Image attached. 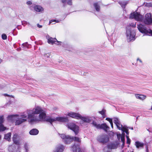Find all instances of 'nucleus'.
Here are the masks:
<instances>
[{
	"label": "nucleus",
	"instance_id": "54",
	"mask_svg": "<svg viewBox=\"0 0 152 152\" xmlns=\"http://www.w3.org/2000/svg\"><path fill=\"white\" fill-rule=\"evenodd\" d=\"M131 152H133V151H132Z\"/></svg>",
	"mask_w": 152,
	"mask_h": 152
},
{
	"label": "nucleus",
	"instance_id": "47",
	"mask_svg": "<svg viewBox=\"0 0 152 152\" xmlns=\"http://www.w3.org/2000/svg\"><path fill=\"white\" fill-rule=\"evenodd\" d=\"M126 138H127V139H130V138H129V136H126Z\"/></svg>",
	"mask_w": 152,
	"mask_h": 152
},
{
	"label": "nucleus",
	"instance_id": "35",
	"mask_svg": "<svg viewBox=\"0 0 152 152\" xmlns=\"http://www.w3.org/2000/svg\"><path fill=\"white\" fill-rule=\"evenodd\" d=\"M77 151H78V152H82L80 148L79 147L77 148Z\"/></svg>",
	"mask_w": 152,
	"mask_h": 152
},
{
	"label": "nucleus",
	"instance_id": "25",
	"mask_svg": "<svg viewBox=\"0 0 152 152\" xmlns=\"http://www.w3.org/2000/svg\"><path fill=\"white\" fill-rule=\"evenodd\" d=\"M106 112L105 110L103 109L101 111H99V113L102 115L103 118H104L106 117V115H105Z\"/></svg>",
	"mask_w": 152,
	"mask_h": 152
},
{
	"label": "nucleus",
	"instance_id": "3",
	"mask_svg": "<svg viewBox=\"0 0 152 152\" xmlns=\"http://www.w3.org/2000/svg\"><path fill=\"white\" fill-rule=\"evenodd\" d=\"M42 109L45 112V110H43L42 108ZM45 113H46V112H45ZM45 114H46V113ZM45 121L50 122L52 124V123L56 121L62 123L68 122L69 121V120L68 118L67 117H56V118H53L50 117H46V115L44 120L40 121V122Z\"/></svg>",
	"mask_w": 152,
	"mask_h": 152
},
{
	"label": "nucleus",
	"instance_id": "28",
	"mask_svg": "<svg viewBox=\"0 0 152 152\" xmlns=\"http://www.w3.org/2000/svg\"><path fill=\"white\" fill-rule=\"evenodd\" d=\"M71 150L72 152H76V145L75 144L72 146Z\"/></svg>",
	"mask_w": 152,
	"mask_h": 152
},
{
	"label": "nucleus",
	"instance_id": "50",
	"mask_svg": "<svg viewBox=\"0 0 152 152\" xmlns=\"http://www.w3.org/2000/svg\"><path fill=\"white\" fill-rule=\"evenodd\" d=\"M122 143H123L122 145V147H123L124 146V144H123V142H122Z\"/></svg>",
	"mask_w": 152,
	"mask_h": 152
},
{
	"label": "nucleus",
	"instance_id": "20",
	"mask_svg": "<svg viewBox=\"0 0 152 152\" xmlns=\"http://www.w3.org/2000/svg\"><path fill=\"white\" fill-rule=\"evenodd\" d=\"M135 145L137 148H139L140 147H143L144 144L139 141H136L135 142Z\"/></svg>",
	"mask_w": 152,
	"mask_h": 152
},
{
	"label": "nucleus",
	"instance_id": "9",
	"mask_svg": "<svg viewBox=\"0 0 152 152\" xmlns=\"http://www.w3.org/2000/svg\"><path fill=\"white\" fill-rule=\"evenodd\" d=\"M118 146V144L117 143H111L109 144L106 147L104 148V152H110L108 150V149H116Z\"/></svg>",
	"mask_w": 152,
	"mask_h": 152
},
{
	"label": "nucleus",
	"instance_id": "30",
	"mask_svg": "<svg viewBox=\"0 0 152 152\" xmlns=\"http://www.w3.org/2000/svg\"><path fill=\"white\" fill-rule=\"evenodd\" d=\"M2 38L3 39H7V36L5 34H2Z\"/></svg>",
	"mask_w": 152,
	"mask_h": 152
},
{
	"label": "nucleus",
	"instance_id": "7",
	"mask_svg": "<svg viewBox=\"0 0 152 152\" xmlns=\"http://www.w3.org/2000/svg\"><path fill=\"white\" fill-rule=\"evenodd\" d=\"M91 124L93 126L96 128L98 129H103L106 132L109 130V127L105 123L100 124H97L96 122L93 121Z\"/></svg>",
	"mask_w": 152,
	"mask_h": 152
},
{
	"label": "nucleus",
	"instance_id": "44",
	"mask_svg": "<svg viewBox=\"0 0 152 152\" xmlns=\"http://www.w3.org/2000/svg\"><path fill=\"white\" fill-rule=\"evenodd\" d=\"M137 60L138 61H139V62L141 63H142V61L139 58H138L137 59Z\"/></svg>",
	"mask_w": 152,
	"mask_h": 152
},
{
	"label": "nucleus",
	"instance_id": "31",
	"mask_svg": "<svg viewBox=\"0 0 152 152\" xmlns=\"http://www.w3.org/2000/svg\"><path fill=\"white\" fill-rule=\"evenodd\" d=\"M145 6L147 7H152V4L151 3H146Z\"/></svg>",
	"mask_w": 152,
	"mask_h": 152
},
{
	"label": "nucleus",
	"instance_id": "6",
	"mask_svg": "<svg viewBox=\"0 0 152 152\" xmlns=\"http://www.w3.org/2000/svg\"><path fill=\"white\" fill-rule=\"evenodd\" d=\"M61 138L64 140V142L66 144H70L74 140H75L76 137H71L69 135H66L64 134H61L60 135Z\"/></svg>",
	"mask_w": 152,
	"mask_h": 152
},
{
	"label": "nucleus",
	"instance_id": "4",
	"mask_svg": "<svg viewBox=\"0 0 152 152\" xmlns=\"http://www.w3.org/2000/svg\"><path fill=\"white\" fill-rule=\"evenodd\" d=\"M136 26V23H132L130 26H128L127 27L126 37L128 41L130 42L132 41H134L135 39V33L134 31H132L131 27H135Z\"/></svg>",
	"mask_w": 152,
	"mask_h": 152
},
{
	"label": "nucleus",
	"instance_id": "22",
	"mask_svg": "<svg viewBox=\"0 0 152 152\" xmlns=\"http://www.w3.org/2000/svg\"><path fill=\"white\" fill-rule=\"evenodd\" d=\"M11 134L10 133H8L5 135L4 138L7 140L8 141H10L11 140Z\"/></svg>",
	"mask_w": 152,
	"mask_h": 152
},
{
	"label": "nucleus",
	"instance_id": "12",
	"mask_svg": "<svg viewBox=\"0 0 152 152\" xmlns=\"http://www.w3.org/2000/svg\"><path fill=\"white\" fill-rule=\"evenodd\" d=\"M67 127L73 131L76 134V125L73 122L69 123L66 125Z\"/></svg>",
	"mask_w": 152,
	"mask_h": 152
},
{
	"label": "nucleus",
	"instance_id": "8",
	"mask_svg": "<svg viewBox=\"0 0 152 152\" xmlns=\"http://www.w3.org/2000/svg\"><path fill=\"white\" fill-rule=\"evenodd\" d=\"M77 119H80L84 122L90 123L92 120L91 117H83L80 114L77 113Z\"/></svg>",
	"mask_w": 152,
	"mask_h": 152
},
{
	"label": "nucleus",
	"instance_id": "5",
	"mask_svg": "<svg viewBox=\"0 0 152 152\" xmlns=\"http://www.w3.org/2000/svg\"><path fill=\"white\" fill-rule=\"evenodd\" d=\"M137 28L139 31L141 33L144 34L145 35H147L149 33L152 36V31L150 29H147L144 25L141 24H137Z\"/></svg>",
	"mask_w": 152,
	"mask_h": 152
},
{
	"label": "nucleus",
	"instance_id": "14",
	"mask_svg": "<svg viewBox=\"0 0 152 152\" xmlns=\"http://www.w3.org/2000/svg\"><path fill=\"white\" fill-rule=\"evenodd\" d=\"M4 121V116H0V132L3 131L6 129V127H4L2 124Z\"/></svg>",
	"mask_w": 152,
	"mask_h": 152
},
{
	"label": "nucleus",
	"instance_id": "1",
	"mask_svg": "<svg viewBox=\"0 0 152 152\" xmlns=\"http://www.w3.org/2000/svg\"><path fill=\"white\" fill-rule=\"evenodd\" d=\"M45 115V112L42 108L37 106L32 110H27L20 115L17 114L9 115L7 120L11 122L15 121V125H18L26 121L27 116L28 121L32 124L44 120Z\"/></svg>",
	"mask_w": 152,
	"mask_h": 152
},
{
	"label": "nucleus",
	"instance_id": "46",
	"mask_svg": "<svg viewBox=\"0 0 152 152\" xmlns=\"http://www.w3.org/2000/svg\"><path fill=\"white\" fill-rule=\"evenodd\" d=\"M77 130H79V127L77 126Z\"/></svg>",
	"mask_w": 152,
	"mask_h": 152
},
{
	"label": "nucleus",
	"instance_id": "38",
	"mask_svg": "<svg viewBox=\"0 0 152 152\" xmlns=\"http://www.w3.org/2000/svg\"><path fill=\"white\" fill-rule=\"evenodd\" d=\"M118 138V140H119L120 138L121 137V134H118L117 135Z\"/></svg>",
	"mask_w": 152,
	"mask_h": 152
},
{
	"label": "nucleus",
	"instance_id": "49",
	"mask_svg": "<svg viewBox=\"0 0 152 152\" xmlns=\"http://www.w3.org/2000/svg\"><path fill=\"white\" fill-rule=\"evenodd\" d=\"M2 60L0 58V64L2 62Z\"/></svg>",
	"mask_w": 152,
	"mask_h": 152
},
{
	"label": "nucleus",
	"instance_id": "39",
	"mask_svg": "<svg viewBox=\"0 0 152 152\" xmlns=\"http://www.w3.org/2000/svg\"><path fill=\"white\" fill-rule=\"evenodd\" d=\"M26 3L28 5H30L32 4V2L30 1H27Z\"/></svg>",
	"mask_w": 152,
	"mask_h": 152
},
{
	"label": "nucleus",
	"instance_id": "24",
	"mask_svg": "<svg viewBox=\"0 0 152 152\" xmlns=\"http://www.w3.org/2000/svg\"><path fill=\"white\" fill-rule=\"evenodd\" d=\"M128 3L127 1H123L119 2V3L122 7H124Z\"/></svg>",
	"mask_w": 152,
	"mask_h": 152
},
{
	"label": "nucleus",
	"instance_id": "19",
	"mask_svg": "<svg viewBox=\"0 0 152 152\" xmlns=\"http://www.w3.org/2000/svg\"><path fill=\"white\" fill-rule=\"evenodd\" d=\"M34 9L37 12H42L44 9L41 6L36 5L34 7Z\"/></svg>",
	"mask_w": 152,
	"mask_h": 152
},
{
	"label": "nucleus",
	"instance_id": "11",
	"mask_svg": "<svg viewBox=\"0 0 152 152\" xmlns=\"http://www.w3.org/2000/svg\"><path fill=\"white\" fill-rule=\"evenodd\" d=\"M98 140L102 143L107 142L109 140V138L106 135H103L99 136L97 138Z\"/></svg>",
	"mask_w": 152,
	"mask_h": 152
},
{
	"label": "nucleus",
	"instance_id": "32",
	"mask_svg": "<svg viewBox=\"0 0 152 152\" xmlns=\"http://www.w3.org/2000/svg\"><path fill=\"white\" fill-rule=\"evenodd\" d=\"M50 53H48L44 55V56L45 58H48L50 57Z\"/></svg>",
	"mask_w": 152,
	"mask_h": 152
},
{
	"label": "nucleus",
	"instance_id": "40",
	"mask_svg": "<svg viewBox=\"0 0 152 152\" xmlns=\"http://www.w3.org/2000/svg\"><path fill=\"white\" fill-rule=\"evenodd\" d=\"M37 26L39 28H41L42 27V25H41L39 24H37Z\"/></svg>",
	"mask_w": 152,
	"mask_h": 152
},
{
	"label": "nucleus",
	"instance_id": "27",
	"mask_svg": "<svg viewBox=\"0 0 152 152\" xmlns=\"http://www.w3.org/2000/svg\"><path fill=\"white\" fill-rule=\"evenodd\" d=\"M94 7L96 11H99L100 10V7L97 3H95L94 4Z\"/></svg>",
	"mask_w": 152,
	"mask_h": 152
},
{
	"label": "nucleus",
	"instance_id": "48",
	"mask_svg": "<svg viewBox=\"0 0 152 152\" xmlns=\"http://www.w3.org/2000/svg\"><path fill=\"white\" fill-rule=\"evenodd\" d=\"M148 149L147 148H147H146V152H148Z\"/></svg>",
	"mask_w": 152,
	"mask_h": 152
},
{
	"label": "nucleus",
	"instance_id": "29",
	"mask_svg": "<svg viewBox=\"0 0 152 152\" xmlns=\"http://www.w3.org/2000/svg\"><path fill=\"white\" fill-rule=\"evenodd\" d=\"M53 22L58 23L59 22V21L57 20H51L50 21L49 23H52Z\"/></svg>",
	"mask_w": 152,
	"mask_h": 152
},
{
	"label": "nucleus",
	"instance_id": "21",
	"mask_svg": "<svg viewBox=\"0 0 152 152\" xmlns=\"http://www.w3.org/2000/svg\"><path fill=\"white\" fill-rule=\"evenodd\" d=\"M67 115L73 118H76V113H75L71 112L68 113Z\"/></svg>",
	"mask_w": 152,
	"mask_h": 152
},
{
	"label": "nucleus",
	"instance_id": "41",
	"mask_svg": "<svg viewBox=\"0 0 152 152\" xmlns=\"http://www.w3.org/2000/svg\"><path fill=\"white\" fill-rule=\"evenodd\" d=\"M124 132H123L121 135V137H125V133H124Z\"/></svg>",
	"mask_w": 152,
	"mask_h": 152
},
{
	"label": "nucleus",
	"instance_id": "42",
	"mask_svg": "<svg viewBox=\"0 0 152 152\" xmlns=\"http://www.w3.org/2000/svg\"><path fill=\"white\" fill-rule=\"evenodd\" d=\"M5 96H10L9 95H8V94H4V95ZM10 96L12 97H13V96H12V95H11Z\"/></svg>",
	"mask_w": 152,
	"mask_h": 152
},
{
	"label": "nucleus",
	"instance_id": "10",
	"mask_svg": "<svg viewBox=\"0 0 152 152\" xmlns=\"http://www.w3.org/2000/svg\"><path fill=\"white\" fill-rule=\"evenodd\" d=\"M48 42V43L53 44L54 43L58 45H61V42L58 41L55 38H53L52 37H47Z\"/></svg>",
	"mask_w": 152,
	"mask_h": 152
},
{
	"label": "nucleus",
	"instance_id": "33",
	"mask_svg": "<svg viewBox=\"0 0 152 152\" xmlns=\"http://www.w3.org/2000/svg\"><path fill=\"white\" fill-rule=\"evenodd\" d=\"M121 141L122 142H123V144H124L125 143V137H121Z\"/></svg>",
	"mask_w": 152,
	"mask_h": 152
},
{
	"label": "nucleus",
	"instance_id": "52",
	"mask_svg": "<svg viewBox=\"0 0 152 152\" xmlns=\"http://www.w3.org/2000/svg\"><path fill=\"white\" fill-rule=\"evenodd\" d=\"M30 8L31 9H32V8H31V6L30 7Z\"/></svg>",
	"mask_w": 152,
	"mask_h": 152
},
{
	"label": "nucleus",
	"instance_id": "51",
	"mask_svg": "<svg viewBox=\"0 0 152 152\" xmlns=\"http://www.w3.org/2000/svg\"><path fill=\"white\" fill-rule=\"evenodd\" d=\"M129 128L132 130H133V127H129Z\"/></svg>",
	"mask_w": 152,
	"mask_h": 152
},
{
	"label": "nucleus",
	"instance_id": "43",
	"mask_svg": "<svg viewBox=\"0 0 152 152\" xmlns=\"http://www.w3.org/2000/svg\"><path fill=\"white\" fill-rule=\"evenodd\" d=\"M110 124H111V127L113 128V121H112L111 122H110Z\"/></svg>",
	"mask_w": 152,
	"mask_h": 152
},
{
	"label": "nucleus",
	"instance_id": "26",
	"mask_svg": "<svg viewBox=\"0 0 152 152\" xmlns=\"http://www.w3.org/2000/svg\"><path fill=\"white\" fill-rule=\"evenodd\" d=\"M61 1L64 4L67 3L69 5L72 4L71 0H62Z\"/></svg>",
	"mask_w": 152,
	"mask_h": 152
},
{
	"label": "nucleus",
	"instance_id": "23",
	"mask_svg": "<svg viewBox=\"0 0 152 152\" xmlns=\"http://www.w3.org/2000/svg\"><path fill=\"white\" fill-rule=\"evenodd\" d=\"M120 130H121V131L123 132H125L127 134H129V132H128V130L126 127L122 126V128H121Z\"/></svg>",
	"mask_w": 152,
	"mask_h": 152
},
{
	"label": "nucleus",
	"instance_id": "34",
	"mask_svg": "<svg viewBox=\"0 0 152 152\" xmlns=\"http://www.w3.org/2000/svg\"><path fill=\"white\" fill-rule=\"evenodd\" d=\"M106 120L108 121L110 123L113 121L112 119L110 118H107L106 119Z\"/></svg>",
	"mask_w": 152,
	"mask_h": 152
},
{
	"label": "nucleus",
	"instance_id": "36",
	"mask_svg": "<svg viewBox=\"0 0 152 152\" xmlns=\"http://www.w3.org/2000/svg\"><path fill=\"white\" fill-rule=\"evenodd\" d=\"M76 140H77V142H80L81 141V140L79 137H77Z\"/></svg>",
	"mask_w": 152,
	"mask_h": 152
},
{
	"label": "nucleus",
	"instance_id": "45",
	"mask_svg": "<svg viewBox=\"0 0 152 152\" xmlns=\"http://www.w3.org/2000/svg\"><path fill=\"white\" fill-rule=\"evenodd\" d=\"M25 148L26 149V151H27V145H25Z\"/></svg>",
	"mask_w": 152,
	"mask_h": 152
},
{
	"label": "nucleus",
	"instance_id": "53",
	"mask_svg": "<svg viewBox=\"0 0 152 152\" xmlns=\"http://www.w3.org/2000/svg\"><path fill=\"white\" fill-rule=\"evenodd\" d=\"M55 23H53L52 24H55Z\"/></svg>",
	"mask_w": 152,
	"mask_h": 152
},
{
	"label": "nucleus",
	"instance_id": "13",
	"mask_svg": "<svg viewBox=\"0 0 152 152\" xmlns=\"http://www.w3.org/2000/svg\"><path fill=\"white\" fill-rule=\"evenodd\" d=\"M65 148L64 146L61 144L57 145L55 148L54 152H62Z\"/></svg>",
	"mask_w": 152,
	"mask_h": 152
},
{
	"label": "nucleus",
	"instance_id": "37",
	"mask_svg": "<svg viewBox=\"0 0 152 152\" xmlns=\"http://www.w3.org/2000/svg\"><path fill=\"white\" fill-rule=\"evenodd\" d=\"M131 142V140L130 139H128L127 140V143L129 144H130Z\"/></svg>",
	"mask_w": 152,
	"mask_h": 152
},
{
	"label": "nucleus",
	"instance_id": "18",
	"mask_svg": "<svg viewBox=\"0 0 152 152\" xmlns=\"http://www.w3.org/2000/svg\"><path fill=\"white\" fill-rule=\"evenodd\" d=\"M39 131L36 129H34L31 130L29 132L30 135H36L39 133Z\"/></svg>",
	"mask_w": 152,
	"mask_h": 152
},
{
	"label": "nucleus",
	"instance_id": "17",
	"mask_svg": "<svg viewBox=\"0 0 152 152\" xmlns=\"http://www.w3.org/2000/svg\"><path fill=\"white\" fill-rule=\"evenodd\" d=\"M135 96L136 98L143 100L146 98V96L143 95H139L135 94Z\"/></svg>",
	"mask_w": 152,
	"mask_h": 152
},
{
	"label": "nucleus",
	"instance_id": "15",
	"mask_svg": "<svg viewBox=\"0 0 152 152\" xmlns=\"http://www.w3.org/2000/svg\"><path fill=\"white\" fill-rule=\"evenodd\" d=\"M113 122L116 125L118 129L119 130H121V128H122L123 126L120 124L118 118H113Z\"/></svg>",
	"mask_w": 152,
	"mask_h": 152
},
{
	"label": "nucleus",
	"instance_id": "16",
	"mask_svg": "<svg viewBox=\"0 0 152 152\" xmlns=\"http://www.w3.org/2000/svg\"><path fill=\"white\" fill-rule=\"evenodd\" d=\"M13 140L14 143L17 145H18L19 143V138L18 135L15 134L13 137Z\"/></svg>",
	"mask_w": 152,
	"mask_h": 152
},
{
	"label": "nucleus",
	"instance_id": "2",
	"mask_svg": "<svg viewBox=\"0 0 152 152\" xmlns=\"http://www.w3.org/2000/svg\"><path fill=\"white\" fill-rule=\"evenodd\" d=\"M129 18L134 19L137 21H140L145 24L149 25L152 23V18L151 13H147L145 15V18L142 16L137 12H134L130 14Z\"/></svg>",
	"mask_w": 152,
	"mask_h": 152
}]
</instances>
